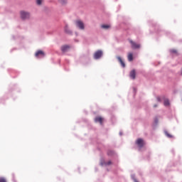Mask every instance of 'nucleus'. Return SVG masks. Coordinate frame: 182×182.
Wrapping results in <instances>:
<instances>
[{"mask_svg":"<svg viewBox=\"0 0 182 182\" xmlns=\"http://www.w3.org/2000/svg\"><path fill=\"white\" fill-rule=\"evenodd\" d=\"M171 53H175V55H178V53L177 52V50H176V49L171 50Z\"/></svg>","mask_w":182,"mask_h":182,"instance_id":"dca6fc26","label":"nucleus"},{"mask_svg":"<svg viewBox=\"0 0 182 182\" xmlns=\"http://www.w3.org/2000/svg\"><path fill=\"white\" fill-rule=\"evenodd\" d=\"M105 119H103V117H96L95 118V123H100V124H103V122H104Z\"/></svg>","mask_w":182,"mask_h":182,"instance_id":"39448f33","label":"nucleus"},{"mask_svg":"<svg viewBox=\"0 0 182 182\" xmlns=\"http://www.w3.org/2000/svg\"><path fill=\"white\" fill-rule=\"evenodd\" d=\"M107 166H110V164H112V161H109L108 162H107Z\"/></svg>","mask_w":182,"mask_h":182,"instance_id":"412c9836","label":"nucleus"},{"mask_svg":"<svg viewBox=\"0 0 182 182\" xmlns=\"http://www.w3.org/2000/svg\"><path fill=\"white\" fill-rule=\"evenodd\" d=\"M113 153H114L113 151H107L108 156H112Z\"/></svg>","mask_w":182,"mask_h":182,"instance_id":"6ab92c4d","label":"nucleus"},{"mask_svg":"<svg viewBox=\"0 0 182 182\" xmlns=\"http://www.w3.org/2000/svg\"><path fill=\"white\" fill-rule=\"evenodd\" d=\"M158 102H161V100L160 99V97H158L157 98Z\"/></svg>","mask_w":182,"mask_h":182,"instance_id":"4be33fe9","label":"nucleus"},{"mask_svg":"<svg viewBox=\"0 0 182 182\" xmlns=\"http://www.w3.org/2000/svg\"><path fill=\"white\" fill-rule=\"evenodd\" d=\"M117 59L118 60L122 68H126V64L124 63V61H123V60L122 59V57L117 56Z\"/></svg>","mask_w":182,"mask_h":182,"instance_id":"1a4fd4ad","label":"nucleus"},{"mask_svg":"<svg viewBox=\"0 0 182 182\" xmlns=\"http://www.w3.org/2000/svg\"><path fill=\"white\" fill-rule=\"evenodd\" d=\"M65 32L68 33V35H72V31L69 30V27H68V26L65 27Z\"/></svg>","mask_w":182,"mask_h":182,"instance_id":"9b49d317","label":"nucleus"},{"mask_svg":"<svg viewBox=\"0 0 182 182\" xmlns=\"http://www.w3.org/2000/svg\"><path fill=\"white\" fill-rule=\"evenodd\" d=\"M75 25L77 28H79L81 31L85 30V23H83V21L77 20L75 21Z\"/></svg>","mask_w":182,"mask_h":182,"instance_id":"f03ea898","label":"nucleus"},{"mask_svg":"<svg viewBox=\"0 0 182 182\" xmlns=\"http://www.w3.org/2000/svg\"><path fill=\"white\" fill-rule=\"evenodd\" d=\"M131 79H136V70H132L129 74Z\"/></svg>","mask_w":182,"mask_h":182,"instance_id":"9d476101","label":"nucleus"},{"mask_svg":"<svg viewBox=\"0 0 182 182\" xmlns=\"http://www.w3.org/2000/svg\"><path fill=\"white\" fill-rule=\"evenodd\" d=\"M0 182H6V179H5V178L0 177Z\"/></svg>","mask_w":182,"mask_h":182,"instance_id":"a211bd4d","label":"nucleus"},{"mask_svg":"<svg viewBox=\"0 0 182 182\" xmlns=\"http://www.w3.org/2000/svg\"><path fill=\"white\" fill-rule=\"evenodd\" d=\"M164 106H169L170 105V102L168 100H165L164 102Z\"/></svg>","mask_w":182,"mask_h":182,"instance_id":"2eb2a0df","label":"nucleus"},{"mask_svg":"<svg viewBox=\"0 0 182 182\" xmlns=\"http://www.w3.org/2000/svg\"><path fill=\"white\" fill-rule=\"evenodd\" d=\"M102 55H103V52L99 50L94 53V58L100 59V58H102Z\"/></svg>","mask_w":182,"mask_h":182,"instance_id":"7ed1b4c3","label":"nucleus"},{"mask_svg":"<svg viewBox=\"0 0 182 182\" xmlns=\"http://www.w3.org/2000/svg\"><path fill=\"white\" fill-rule=\"evenodd\" d=\"M35 56L36 58H39L40 56L43 58V56H45V53L43 50H39L36 53Z\"/></svg>","mask_w":182,"mask_h":182,"instance_id":"0eeeda50","label":"nucleus"},{"mask_svg":"<svg viewBox=\"0 0 182 182\" xmlns=\"http://www.w3.org/2000/svg\"><path fill=\"white\" fill-rule=\"evenodd\" d=\"M128 60H129V62H132V60H133V53H129L128 54Z\"/></svg>","mask_w":182,"mask_h":182,"instance_id":"f8f14e48","label":"nucleus"},{"mask_svg":"<svg viewBox=\"0 0 182 182\" xmlns=\"http://www.w3.org/2000/svg\"><path fill=\"white\" fill-rule=\"evenodd\" d=\"M69 49H70V46L64 45V46H61V50L63 53L68 52V50H69Z\"/></svg>","mask_w":182,"mask_h":182,"instance_id":"6e6552de","label":"nucleus"},{"mask_svg":"<svg viewBox=\"0 0 182 182\" xmlns=\"http://www.w3.org/2000/svg\"><path fill=\"white\" fill-rule=\"evenodd\" d=\"M138 147H139L140 149H141V147H143V146H144V141L142 139H138L136 141Z\"/></svg>","mask_w":182,"mask_h":182,"instance_id":"20e7f679","label":"nucleus"},{"mask_svg":"<svg viewBox=\"0 0 182 182\" xmlns=\"http://www.w3.org/2000/svg\"><path fill=\"white\" fill-rule=\"evenodd\" d=\"M134 182H139V181H137V180L134 179Z\"/></svg>","mask_w":182,"mask_h":182,"instance_id":"b1692460","label":"nucleus"},{"mask_svg":"<svg viewBox=\"0 0 182 182\" xmlns=\"http://www.w3.org/2000/svg\"><path fill=\"white\" fill-rule=\"evenodd\" d=\"M58 2H60L61 5H65V4H67L68 0H58Z\"/></svg>","mask_w":182,"mask_h":182,"instance_id":"4468645a","label":"nucleus"},{"mask_svg":"<svg viewBox=\"0 0 182 182\" xmlns=\"http://www.w3.org/2000/svg\"><path fill=\"white\" fill-rule=\"evenodd\" d=\"M101 28H102V29H110V25L104 24L101 26Z\"/></svg>","mask_w":182,"mask_h":182,"instance_id":"ddd939ff","label":"nucleus"},{"mask_svg":"<svg viewBox=\"0 0 182 182\" xmlns=\"http://www.w3.org/2000/svg\"><path fill=\"white\" fill-rule=\"evenodd\" d=\"M165 134L167 136V137H172V136L170 135V134H168L167 132H165Z\"/></svg>","mask_w":182,"mask_h":182,"instance_id":"aec40b11","label":"nucleus"},{"mask_svg":"<svg viewBox=\"0 0 182 182\" xmlns=\"http://www.w3.org/2000/svg\"><path fill=\"white\" fill-rule=\"evenodd\" d=\"M42 2H43V0H36L37 5H42Z\"/></svg>","mask_w":182,"mask_h":182,"instance_id":"f3484780","label":"nucleus"},{"mask_svg":"<svg viewBox=\"0 0 182 182\" xmlns=\"http://www.w3.org/2000/svg\"><path fill=\"white\" fill-rule=\"evenodd\" d=\"M131 45H132V49H139L140 48V44H137L134 41H129Z\"/></svg>","mask_w":182,"mask_h":182,"instance_id":"423d86ee","label":"nucleus"},{"mask_svg":"<svg viewBox=\"0 0 182 182\" xmlns=\"http://www.w3.org/2000/svg\"><path fill=\"white\" fill-rule=\"evenodd\" d=\"M20 15L21 19H29V18H31V14L25 11H21Z\"/></svg>","mask_w":182,"mask_h":182,"instance_id":"f257e3e1","label":"nucleus"},{"mask_svg":"<svg viewBox=\"0 0 182 182\" xmlns=\"http://www.w3.org/2000/svg\"><path fill=\"white\" fill-rule=\"evenodd\" d=\"M154 107H157V105H154Z\"/></svg>","mask_w":182,"mask_h":182,"instance_id":"5701e85b","label":"nucleus"}]
</instances>
